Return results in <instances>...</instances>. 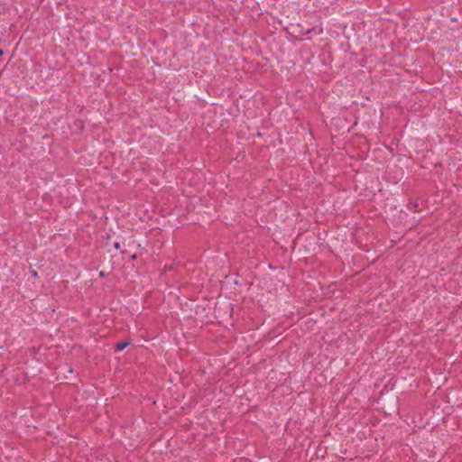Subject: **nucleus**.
Returning a JSON list of instances; mask_svg holds the SVG:
<instances>
[{
    "label": "nucleus",
    "mask_w": 462,
    "mask_h": 462,
    "mask_svg": "<svg viewBox=\"0 0 462 462\" xmlns=\"http://www.w3.org/2000/svg\"><path fill=\"white\" fill-rule=\"evenodd\" d=\"M131 344L130 341H119L115 345V351L119 352L124 350L126 346H128Z\"/></svg>",
    "instance_id": "1"
},
{
    "label": "nucleus",
    "mask_w": 462,
    "mask_h": 462,
    "mask_svg": "<svg viewBox=\"0 0 462 462\" xmlns=\"http://www.w3.org/2000/svg\"><path fill=\"white\" fill-rule=\"evenodd\" d=\"M115 247L118 249V248H119V244H118V243H116V244H115Z\"/></svg>",
    "instance_id": "2"
},
{
    "label": "nucleus",
    "mask_w": 462,
    "mask_h": 462,
    "mask_svg": "<svg viewBox=\"0 0 462 462\" xmlns=\"http://www.w3.org/2000/svg\"><path fill=\"white\" fill-rule=\"evenodd\" d=\"M3 54V51L0 50V56Z\"/></svg>",
    "instance_id": "3"
}]
</instances>
